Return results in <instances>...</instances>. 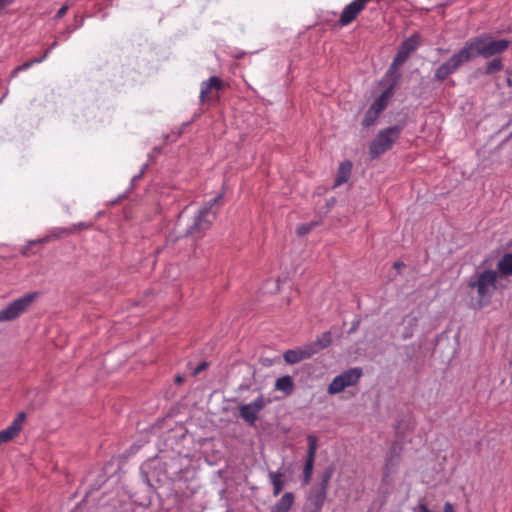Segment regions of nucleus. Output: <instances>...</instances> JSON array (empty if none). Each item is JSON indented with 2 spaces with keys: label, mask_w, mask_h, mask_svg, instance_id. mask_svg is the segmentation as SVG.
<instances>
[{
  "label": "nucleus",
  "mask_w": 512,
  "mask_h": 512,
  "mask_svg": "<svg viewBox=\"0 0 512 512\" xmlns=\"http://www.w3.org/2000/svg\"><path fill=\"white\" fill-rule=\"evenodd\" d=\"M498 272L491 269H476L466 279L468 293L474 300V307L482 309L492 301L493 294L497 290Z\"/></svg>",
  "instance_id": "nucleus-1"
},
{
  "label": "nucleus",
  "mask_w": 512,
  "mask_h": 512,
  "mask_svg": "<svg viewBox=\"0 0 512 512\" xmlns=\"http://www.w3.org/2000/svg\"><path fill=\"white\" fill-rule=\"evenodd\" d=\"M464 47L471 54V59L476 56L490 58L507 50L509 41L506 39H494L489 34H483L467 41Z\"/></svg>",
  "instance_id": "nucleus-2"
},
{
  "label": "nucleus",
  "mask_w": 512,
  "mask_h": 512,
  "mask_svg": "<svg viewBox=\"0 0 512 512\" xmlns=\"http://www.w3.org/2000/svg\"><path fill=\"white\" fill-rule=\"evenodd\" d=\"M221 197L222 194L216 195L200 208L198 213L195 215L192 224L185 230V235L201 237L203 232L209 229L216 217V212L213 211V206L218 203Z\"/></svg>",
  "instance_id": "nucleus-3"
},
{
  "label": "nucleus",
  "mask_w": 512,
  "mask_h": 512,
  "mask_svg": "<svg viewBox=\"0 0 512 512\" xmlns=\"http://www.w3.org/2000/svg\"><path fill=\"white\" fill-rule=\"evenodd\" d=\"M402 127L395 125L382 129L375 136L369 147V153L372 159H376L392 148L399 139Z\"/></svg>",
  "instance_id": "nucleus-4"
},
{
  "label": "nucleus",
  "mask_w": 512,
  "mask_h": 512,
  "mask_svg": "<svg viewBox=\"0 0 512 512\" xmlns=\"http://www.w3.org/2000/svg\"><path fill=\"white\" fill-rule=\"evenodd\" d=\"M471 60V54L463 46L454 53L446 62L442 63L435 71L434 78L437 81L445 80L449 75L456 72L464 63Z\"/></svg>",
  "instance_id": "nucleus-5"
},
{
  "label": "nucleus",
  "mask_w": 512,
  "mask_h": 512,
  "mask_svg": "<svg viewBox=\"0 0 512 512\" xmlns=\"http://www.w3.org/2000/svg\"><path fill=\"white\" fill-rule=\"evenodd\" d=\"M362 369L359 367L350 368L333 378L328 385L327 392L330 395L339 394L347 387L357 384L362 376Z\"/></svg>",
  "instance_id": "nucleus-6"
},
{
  "label": "nucleus",
  "mask_w": 512,
  "mask_h": 512,
  "mask_svg": "<svg viewBox=\"0 0 512 512\" xmlns=\"http://www.w3.org/2000/svg\"><path fill=\"white\" fill-rule=\"evenodd\" d=\"M34 300L33 295H25L11 302L0 310V322L12 321L18 318Z\"/></svg>",
  "instance_id": "nucleus-7"
},
{
  "label": "nucleus",
  "mask_w": 512,
  "mask_h": 512,
  "mask_svg": "<svg viewBox=\"0 0 512 512\" xmlns=\"http://www.w3.org/2000/svg\"><path fill=\"white\" fill-rule=\"evenodd\" d=\"M269 403L262 395L252 402L242 405L239 409L240 417L249 425H254L259 412Z\"/></svg>",
  "instance_id": "nucleus-8"
},
{
  "label": "nucleus",
  "mask_w": 512,
  "mask_h": 512,
  "mask_svg": "<svg viewBox=\"0 0 512 512\" xmlns=\"http://www.w3.org/2000/svg\"><path fill=\"white\" fill-rule=\"evenodd\" d=\"M25 419V413L20 412L8 427L0 431V445L11 441L19 434L23 428Z\"/></svg>",
  "instance_id": "nucleus-9"
},
{
  "label": "nucleus",
  "mask_w": 512,
  "mask_h": 512,
  "mask_svg": "<svg viewBox=\"0 0 512 512\" xmlns=\"http://www.w3.org/2000/svg\"><path fill=\"white\" fill-rule=\"evenodd\" d=\"M312 347L313 346L306 344L303 347L289 349L284 352L283 358L288 364L299 363L303 360L309 359L315 354V350H313Z\"/></svg>",
  "instance_id": "nucleus-10"
},
{
  "label": "nucleus",
  "mask_w": 512,
  "mask_h": 512,
  "mask_svg": "<svg viewBox=\"0 0 512 512\" xmlns=\"http://www.w3.org/2000/svg\"><path fill=\"white\" fill-rule=\"evenodd\" d=\"M222 87H223L222 81L216 76H212L208 80L203 81L201 83V89H200V96H199L200 102L204 103L207 100L212 99L214 97L213 92L221 90Z\"/></svg>",
  "instance_id": "nucleus-11"
},
{
  "label": "nucleus",
  "mask_w": 512,
  "mask_h": 512,
  "mask_svg": "<svg viewBox=\"0 0 512 512\" xmlns=\"http://www.w3.org/2000/svg\"><path fill=\"white\" fill-rule=\"evenodd\" d=\"M363 9L364 7L360 3H358L356 0H353L342 10L339 18V24L341 26H348L357 18Z\"/></svg>",
  "instance_id": "nucleus-12"
},
{
  "label": "nucleus",
  "mask_w": 512,
  "mask_h": 512,
  "mask_svg": "<svg viewBox=\"0 0 512 512\" xmlns=\"http://www.w3.org/2000/svg\"><path fill=\"white\" fill-rule=\"evenodd\" d=\"M327 491L324 488L314 487L308 494L307 505L311 508V512H320L325 499Z\"/></svg>",
  "instance_id": "nucleus-13"
},
{
  "label": "nucleus",
  "mask_w": 512,
  "mask_h": 512,
  "mask_svg": "<svg viewBox=\"0 0 512 512\" xmlns=\"http://www.w3.org/2000/svg\"><path fill=\"white\" fill-rule=\"evenodd\" d=\"M294 503V495L291 492H286L272 507L271 512H289Z\"/></svg>",
  "instance_id": "nucleus-14"
},
{
  "label": "nucleus",
  "mask_w": 512,
  "mask_h": 512,
  "mask_svg": "<svg viewBox=\"0 0 512 512\" xmlns=\"http://www.w3.org/2000/svg\"><path fill=\"white\" fill-rule=\"evenodd\" d=\"M499 277H506L512 274V253L505 254L497 264V270Z\"/></svg>",
  "instance_id": "nucleus-15"
},
{
  "label": "nucleus",
  "mask_w": 512,
  "mask_h": 512,
  "mask_svg": "<svg viewBox=\"0 0 512 512\" xmlns=\"http://www.w3.org/2000/svg\"><path fill=\"white\" fill-rule=\"evenodd\" d=\"M275 389L283 392L285 395H290L294 389V382L292 377L289 375L279 377L275 381Z\"/></svg>",
  "instance_id": "nucleus-16"
},
{
  "label": "nucleus",
  "mask_w": 512,
  "mask_h": 512,
  "mask_svg": "<svg viewBox=\"0 0 512 512\" xmlns=\"http://www.w3.org/2000/svg\"><path fill=\"white\" fill-rule=\"evenodd\" d=\"M392 95L391 89H387L381 93L379 97H377L373 103L371 104L370 108L377 111L379 114H381L387 107L388 100Z\"/></svg>",
  "instance_id": "nucleus-17"
},
{
  "label": "nucleus",
  "mask_w": 512,
  "mask_h": 512,
  "mask_svg": "<svg viewBox=\"0 0 512 512\" xmlns=\"http://www.w3.org/2000/svg\"><path fill=\"white\" fill-rule=\"evenodd\" d=\"M332 343V336L330 332H324L320 336L317 337L315 342L309 343V346H313L312 349L315 350V354L319 351L327 348Z\"/></svg>",
  "instance_id": "nucleus-18"
},
{
  "label": "nucleus",
  "mask_w": 512,
  "mask_h": 512,
  "mask_svg": "<svg viewBox=\"0 0 512 512\" xmlns=\"http://www.w3.org/2000/svg\"><path fill=\"white\" fill-rule=\"evenodd\" d=\"M351 167H352V165L349 161L342 163L340 165L339 170H338V175L334 181L335 187L345 183L349 179L350 173H351Z\"/></svg>",
  "instance_id": "nucleus-19"
},
{
  "label": "nucleus",
  "mask_w": 512,
  "mask_h": 512,
  "mask_svg": "<svg viewBox=\"0 0 512 512\" xmlns=\"http://www.w3.org/2000/svg\"><path fill=\"white\" fill-rule=\"evenodd\" d=\"M419 39V35L414 34L407 38L406 40H404L400 45L399 49L410 56V54L418 48Z\"/></svg>",
  "instance_id": "nucleus-20"
},
{
  "label": "nucleus",
  "mask_w": 512,
  "mask_h": 512,
  "mask_svg": "<svg viewBox=\"0 0 512 512\" xmlns=\"http://www.w3.org/2000/svg\"><path fill=\"white\" fill-rule=\"evenodd\" d=\"M409 58V55L398 49L392 64L390 65L387 74L392 75L395 74L397 69L403 65L407 59Z\"/></svg>",
  "instance_id": "nucleus-21"
},
{
  "label": "nucleus",
  "mask_w": 512,
  "mask_h": 512,
  "mask_svg": "<svg viewBox=\"0 0 512 512\" xmlns=\"http://www.w3.org/2000/svg\"><path fill=\"white\" fill-rule=\"evenodd\" d=\"M409 58V55L398 49L392 64L390 65L387 74L392 75L395 74L397 69L403 65L407 59Z\"/></svg>",
  "instance_id": "nucleus-22"
},
{
  "label": "nucleus",
  "mask_w": 512,
  "mask_h": 512,
  "mask_svg": "<svg viewBox=\"0 0 512 512\" xmlns=\"http://www.w3.org/2000/svg\"><path fill=\"white\" fill-rule=\"evenodd\" d=\"M409 58V55L398 49L392 64L390 65L387 74L392 75L395 74L397 69L403 65L407 59Z\"/></svg>",
  "instance_id": "nucleus-23"
},
{
  "label": "nucleus",
  "mask_w": 512,
  "mask_h": 512,
  "mask_svg": "<svg viewBox=\"0 0 512 512\" xmlns=\"http://www.w3.org/2000/svg\"><path fill=\"white\" fill-rule=\"evenodd\" d=\"M268 476L271 484L273 485V495H279L283 488V483L281 480L283 474L281 472L270 471Z\"/></svg>",
  "instance_id": "nucleus-24"
},
{
  "label": "nucleus",
  "mask_w": 512,
  "mask_h": 512,
  "mask_svg": "<svg viewBox=\"0 0 512 512\" xmlns=\"http://www.w3.org/2000/svg\"><path fill=\"white\" fill-rule=\"evenodd\" d=\"M314 461L315 459L313 458L306 457L305 459V464L303 468V485H308L311 481L314 468Z\"/></svg>",
  "instance_id": "nucleus-25"
},
{
  "label": "nucleus",
  "mask_w": 512,
  "mask_h": 512,
  "mask_svg": "<svg viewBox=\"0 0 512 512\" xmlns=\"http://www.w3.org/2000/svg\"><path fill=\"white\" fill-rule=\"evenodd\" d=\"M399 456L395 455L393 452L386 458L385 462V471L384 474L386 477H388L390 474H392L395 471V468L398 464Z\"/></svg>",
  "instance_id": "nucleus-26"
},
{
  "label": "nucleus",
  "mask_w": 512,
  "mask_h": 512,
  "mask_svg": "<svg viewBox=\"0 0 512 512\" xmlns=\"http://www.w3.org/2000/svg\"><path fill=\"white\" fill-rule=\"evenodd\" d=\"M49 53H50V50H46L44 55L41 58L32 59V60L25 62L22 65L18 66L17 68L14 69L12 76L13 77L16 76L19 71L26 70V69L30 68L33 64L42 62L44 59H46L48 57Z\"/></svg>",
  "instance_id": "nucleus-27"
},
{
  "label": "nucleus",
  "mask_w": 512,
  "mask_h": 512,
  "mask_svg": "<svg viewBox=\"0 0 512 512\" xmlns=\"http://www.w3.org/2000/svg\"><path fill=\"white\" fill-rule=\"evenodd\" d=\"M72 233H73V229L57 227V228H53L52 230H50L48 233V236H50V241H52V240H56V239H61V238L68 236Z\"/></svg>",
  "instance_id": "nucleus-28"
},
{
  "label": "nucleus",
  "mask_w": 512,
  "mask_h": 512,
  "mask_svg": "<svg viewBox=\"0 0 512 512\" xmlns=\"http://www.w3.org/2000/svg\"><path fill=\"white\" fill-rule=\"evenodd\" d=\"M379 116L380 114L377 111L369 107L362 120V126L365 128L372 126Z\"/></svg>",
  "instance_id": "nucleus-29"
},
{
  "label": "nucleus",
  "mask_w": 512,
  "mask_h": 512,
  "mask_svg": "<svg viewBox=\"0 0 512 512\" xmlns=\"http://www.w3.org/2000/svg\"><path fill=\"white\" fill-rule=\"evenodd\" d=\"M503 68V63H502V60L501 58H493L490 62H488L487 66H486V69H485V73L487 75H492L500 70H502Z\"/></svg>",
  "instance_id": "nucleus-30"
},
{
  "label": "nucleus",
  "mask_w": 512,
  "mask_h": 512,
  "mask_svg": "<svg viewBox=\"0 0 512 512\" xmlns=\"http://www.w3.org/2000/svg\"><path fill=\"white\" fill-rule=\"evenodd\" d=\"M308 441V450L306 457L315 459L316 451H317V438L314 435H309L307 437Z\"/></svg>",
  "instance_id": "nucleus-31"
},
{
  "label": "nucleus",
  "mask_w": 512,
  "mask_h": 512,
  "mask_svg": "<svg viewBox=\"0 0 512 512\" xmlns=\"http://www.w3.org/2000/svg\"><path fill=\"white\" fill-rule=\"evenodd\" d=\"M333 471L332 469H327L324 474L322 475L321 483L318 487L324 488V490H328L329 481L332 477Z\"/></svg>",
  "instance_id": "nucleus-32"
},
{
  "label": "nucleus",
  "mask_w": 512,
  "mask_h": 512,
  "mask_svg": "<svg viewBox=\"0 0 512 512\" xmlns=\"http://www.w3.org/2000/svg\"><path fill=\"white\" fill-rule=\"evenodd\" d=\"M317 223H309V224H301L297 227V234L299 236H304L306 235L307 233H309L315 226H316Z\"/></svg>",
  "instance_id": "nucleus-33"
},
{
  "label": "nucleus",
  "mask_w": 512,
  "mask_h": 512,
  "mask_svg": "<svg viewBox=\"0 0 512 512\" xmlns=\"http://www.w3.org/2000/svg\"><path fill=\"white\" fill-rule=\"evenodd\" d=\"M90 226H91V224H89V223L80 222L77 224H73L72 227H69V229H73V232H75L76 230L87 229Z\"/></svg>",
  "instance_id": "nucleus-34"
},
{
  "label": "nucleus",
  "mask_w": 512,
  "mask_h": 512,
  "mask_svg": "<svg viewBox=\"0 0 512 512\" xmlns=\"http://www.w3.org/2000/svg\"><path fill=\"white\" fill-rule=\"evenodd\" d=\"M68 10V6L64 5L62 6L56 13V18H61L65 15V13L67 12Z\"/></svg>",
  "instance_id": "nucleus-35"
},
{
  "label": "nucleus",
  "mask_w": 512,
  "mask_h": 512,
  "mask_svg": "<svg viewBox=\"0 0 512 512\" xmlns=\"http://www.w3.org/2000/svg\"><path fill=\"white\" fill-rule=\"evenodd\" d=\"M207 367V363L206 362H201L194 370V375H197L199 374L201 371H203L204 369H206Z\"/></svg>",
  "instance_id": "nucleus-36"
},
{
  "label": "nucleus",
  "mask_w": 512,
  "mask_h": 512,
  "mask_svg": "<svg viewBox=\"0 0 512 512\" xmlns=\"http://www.w3.org/2000/svg\"><path fill=\"white\" fill-rule=\"evenodd\" d=\"M15 0H0V10H2L4 7L12 4Z\"/></svg>",
  "instance_id": "nucleus-37"
},
{
  "label": "nucleus",
  "mask_w": 512,
  "mask_h": 512,
  "mask_svg": "<svg viewBox=\"0 0 512 512\" xmlns=\"http://www.w3.org/2000/svg\"><path fill=\"white\" fill-rule=\"evenodd\" d=\"M147 165H144L141 169V171L139 172V174L135 175L133 178H132V182L140 179L142 177V175L144 174L145 172V169H146Z\"/></svg>",
  "instance_id": "nucleus-38"
},
{
  "label": "nucleus",
  "mask_w": 512,
  "mask_h": 512,
  "mask_svg": "<svg viewBox=\"0 0 512 512\" xmlns=\"http://www.w3.org/2000/svg\"><path fill=\"white\" fill-rule=\"evenodd\" d=\"M36 240H37V244H44V243L50 242V236H48V234H47L44 237L36 239Z\"/></svg>",
  "instance_id": "nucleus-39"
},
{
  "label": "nucleus",
  "mask_w": 512,
  "mask_h": 512,
  "mask_svg": "<svg viewBox=\"0 0 512 512\" xmlns=\"http://www.w3.org/2000/svg\"><path fill=\"white\" fill-rule=\"evenodd\" d=\"M418 512H431L424 503H420L417 507Z\"/></svg>",
  "instance_id": "nucleus-40"
},
{
  "label": "nucleus",
  "mask_w": 512,
  "mask_h": 512,
  "mask_svg": "<svg viewBox=\"0 0 512 512\" xmlns=\"http://www.w3.org/2000/svg\"><path fill=\"white\" fill-rule=\"evenodd\" d=\"M444 512H454L453 505L449 502H446L444 505Z\"/></svg>",
  "instance_id": "nucleus-41"
},
{
  "label": "nucleus",
  "mask_w": 512,
  "mask_h": 512,
  "mask_svg": "<svg viewBox=\"0 0 512 512\" xmlns=\"http://www.w3.org/2000/svg\"><path fill=\"white\" fill-rule=\"evenodd\" d=\"M30 247H31V246H30V245H28V244H27L25 247H23V249H22V254H23V255H28V251H29Z\"/></svg>",
  "instance_id": "nucleus-42"
},
{
  "label": "nucleus",
  "mask_w": 512,
  "mask_h": 512,
  "mask_svg": "<svg viewBox=\"0 0 512 512\" xmlns=\"http://www.w3.org/2000/svg\"><path fill=\"white\" fill-rule=\"evenodd\" d=\"M402 267H404V263L403 262H395L394 263V268L400 269Z\"/></svg>",
  "instance_id": "nucleus-43"
},
{
  "label": "nucleus",
  "mask_w": 512,
  "mask_h": 512,
  "mask_svg": "<svg viewBox=\"0 0 512 512\" xmlns=\"http://www.w3.org/2000/svg\"><path fill=\"white\" fill-rule=\"evenodd\" d=\"M172 242H175V239H173L172 236H169L167 239L166 245L168 246Z\"/></svg>",
  "instance_id": "nucleus-44"
},
{
  "label": "nucleus",
  "mask_w": 512,
  "mask_h": 512,
  "mask_svg": "<svg viewBox=\"0 0 512 512\" xmlns=\"http://www.w3.org/2000/svg\"><path fill=\"white\" fill-rule=\"evenodd\" d=\"M27 244L30 245V246L36 245L37 244V240L36 239L35 240H30V241L27 242Z\"/></svg>",
  "instance_id": "nucleus-45"
},
{
  "label": "nucleus",
  "mask_w": 512,
  "mask_h": 512,
  "mask_svg": "<svg viewBox=\"0 0 512 512\" xmlns=\"http://www.w3.org/2000/svg\"><path fill=\"white\" fill-rule=\"evenodd\" d=\"M57 41H55L47 50H50V52L56 47Z\"/></svg>",
  "instance_id": "nucleus-46"
},
{
  "label": "nucleus",
  "mask_w": 512,
  "mask_h": 512,
  "mask_svg": "<svg viewBox=\"0 0 512 512\" xmlns=\"http://www.w3.org/2000/svg\"><path fill=\"white\" fill-rule=\"evenodd\" d=\"M182 381H183V379H182V377H181V376H177V377H176V382H177V383H182Z\"/></svg>",
  "instance_id": "nucleus-47"
},
{
  "label": "nucleus",
  "mask_w": 512,
  "mask_h": 512,
  "mask_svg": "<svg viewBox=\"0 0 512 512\" xmlns=\"http://www.w3.org/2000/svg\"><path fill=\"white\" fill-rule=\"evenodd\" d=\"M357 324H358V322H357L355 325H353V326H352L351 331H353V330H355V329H356V325H357Z\"/></svg>",
  "instance_id": "nucleus-48"
}]
</instances>
